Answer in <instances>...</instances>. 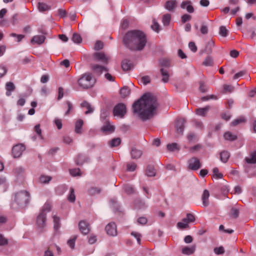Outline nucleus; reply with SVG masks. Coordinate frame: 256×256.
<instances>
[{
  "instance_id": "nucleus-35",
  "label": "nucleus",
  "mask_w": 256,
  "mask_h": 256,
  "mask_svg": "<svg viewBox=\"0 0 256 256\" xmlns=\"http://www.w3.org/2000/svg\"><path fill=\"white\" fill-rule=\"evenodd\" d=\"M121 140L119 138H114L109 142V144L112 148L118 146L120 144Z\"/></svg>"
},
{
  "instance_id": "nucleus-6",
  "label": "nucleus",
  "mask_w": 256,
  "mask_h": 256,
  "mask_svg": "<svg viewBox=\"0 0 256 256\" xmlns=\"http://www.w3.org/2000/svg\"><path fill=\"white\" fill-rule=\"evenodd\" d=\"M92 58L95 62H100L103 64H108L110 60V57L102 52H94Z\"/></svg>"
},
{
  "instance_id": "nucleus-25",
  "label": "nucleus",
  "mask_w": 256,
  "mask_h": 256,
  "mask_svg": "<svg viewBox=\"0 0 256 256\" xmlns=\"http://www.w3.org/2000/svg\"><path fill=\"white\" fill-rule=\"evenodd\" d=\"M176 0H170L166 3V8L168 11H172L176 6Z\"/></svg>"
},
{
  "instance_id": "nucleus-12",
  "label": "nucleus",
  "mask_w": 256,
  "mask_h": 256,
  "mask_svg": "<svg viewBox=\"0 0 256 256\" xmlns=\"http://www.w3.org/2000/svg\"><path fill=\"white\" fill-rule=\"evenodd\" d=\"M80 232L84 234H87L90 230L89 224L85 220H81L78 224Z\"/></svg>"
},
{
  "instance_id": "nucleus-26",
  "label": "nucleus",
  "mask_w": 256,
  "mask_h": 256,
  "mask_svg": "<svg viewBox=\"0 0 256 256\" xmlns=\"http://www.w3.org/2000/svg\"><path fill=\"white\" fill-rule=\"evenodd\" d=\"M82 107H84L87 108V110L85 112V114H92L94 112V109L92 107L91 105L86 101H84L81 104Z\"/></svg>"
},
{
  "instance_id": "nucleus-30",
  "label": "nucleus",
  "mask_w": 256,
  "mask_h": 256,
  "mask_svg": "<svg viewBox=\"0 0 256 256\" xmlns=\"http://www.w3.org/2000/svg\"><path fill=\"white\" fill-rule=\"evenodd\" d=\"M224 138L226 140L233 141L237 138V136L233 134L231 132H226L224 134Z\"/></svg>"
},
{
  "instance_id": "nucleus-55",
  "label": "nucleus",
  "mask_w": 256,
  "mask_h": 256,
  "mask_svg": "<svg viewBox=\"0 0 256 256\" xmlns=\"http://www.w3.org/2000/svg\"><path fill=\"white\" fill-rule=\"evenodd\" d=\"M176 226L180 229L186 228L189 227V225L186 223H184L182 221L179 222L176 224Z\"/></svg>"
},
{
  "instance_id": "nucleus-31",
  "label": "nucleus",
  "mask_w": 256,
  "mask_h": 256,
  "mask_svg": "<svg viewBox=\"0 0 256 256\" xmlns=\"http://www.w3.org/2000/svg\"><path fill=\"white\" fill-rule=\"evenodd\" d=\"M38 9L40 12H44L50 9V6H48L44 2H39L38 3Z\"/></svg>"
},
{
  "instance_id": "nucleus-29",
  "label": "nucleus",
  "mask_w": 256,
  "mask_h": 256,
  "mask_svg": "<svg viewBox=\"0 0 256 256\" xmlns=\"http://www.w3.org/2000/svg\"><path fill=\"white\" fill-rule=\"evenodd\" d=\"M210 108V106H206L203 108H199L196 110V113L198 116H204Z\"/></svg>"
},
{
  "instance_id": "nucleus-61",
  "label": "nucleus",
  "mask_w": 256,
  "mask_h": 256,
  "mask_svg": "<svg viewBox=\"0 0 256 256\" xmlns=\"http://www.w3.org/2000/svg\"><path fill=\"white\" fill-rule=\"evenodd\" d=\"M131 234L134 236L137 240V242L138 244H140V238H141V234L137 232H133L131 233Z\"/></svg>"
},
{
  "instance_id": "nucleus-58",
  "label": "nucleus",
  "mask_w": 256,
  "mask_h": 256,
  "mask_svg": "<svg viewBox=\"0 0 256 256\" xmlns=\"http://www.w3.org/2000/svg\"><path fill=\"white\" fill-rule=\"evenodd\" d=\"M200 32L203 34H207L208 32V28L206 25L202 24L200 28Z\"/></svg>"
},
{
  "instance_id": "nucleus-64",
  "label": "nucleus",
  "mask_w": 256,
  "mask_h": 256,
  "mask_svg": "<svg viewBox=\"0 0 256 256\" xmlns=\"http://www.w3.org/2000/svg\"><path fill=\"white\" fill-rule=\"evenodd\" d=\"M246 73V70H241V71L239 72H238L234 74V79L236 80L240 77H242L243 76H244Z\"/></svg>"
},
{
  "instance_id": "nucleus-7",
  "label": "nucleus",
  "mask_w": 256,
  "mask_h": 256,
  "mask_svg": "<svg viewBox=\"0 0 256 256\" xmlns=\"http://www.w3.org/2000/svg\"><path fill=\"white\" fill-rule=\"evenodd\" d=\"M126 112V106L124 104L120 103L116 105L113 110L114 116L122 118Z\"/></svg>"
},
{
  "instance_id": "nucleus-56",
  "label": "nucleus",
  "mask_w": 256,
  "mask_h": 256,
  "mask_svg": "<svg viewBox=\"0 0 256 256\" xmlns=\"http://www.w3.org/2000/svg\"><path fill=\"white\" fill-rule=\"evenodd\" d=\"M77 238L76 236H74L72 238L69 240L67 244L71 248H74L75 246L76 240Z\"/></svg>"
},
{
  "instance_id": "nucleus-22",
  "label": "nucleus",
  "mask_w": 256,
  "mask_h": 256,
  "mask_svg": "<svg viewBox=\"0 0 256 256\" xmlns=\"http://www.w3.org/2000/svg\"><path fill=\"white\" fill-rule=\"evenodd\" d=\"M214 46V42L212 40H208L205 46L204 52L208 54H210L212 52V48Z\"/></svg>"
},
{
  "instance_id": "nucleus-45",
  "label": "nucleus",
  "mask_w": 256,
  "mask_h": 256,
  "mask_svg": "<svg viewBox=\"0 0 256 256\" xmlns=\"http://www.w3.org/2000/svg\"><path fill=\"white\" fill-rule=\"evenodd\" d=\"M136 164L134 162L128 164L126 165V170L129 172H134L136 168Z\"/></svg>"
},
{
  "instance_id": "nucleus-1",
  "label": "nucleus",
  "mask_w": 256,
  "mask_h": 256,
  "mask_svg": "<svg viewBox=\"0 0 256 256\" xmlns=\"http://www.w3.org/2000/svg\"><path fill=\"white\" fill-rule=\"evenodd\" d=\"M158 106L156 98L150 94H146L133 104L132 110L139 118L146 121L156 114Z\"/></svg>"
},
{
  "instance_id": "nucleus-43",
  "label": "nucleus",
  "mask_w": 256,
  "mask_h": 256,
  "mask_svg": "<svg viewBox=\"0 0 256 256\" xmlns=\"http://www.w3.org/2000/svg\"><path fill=\"white\" fill-rule=\"evenodd\" d=\"M219 34L223 37H226L228 34V30L225 26H221L220 28Z\"/></svg>"
},
{
  "instance_id": "nucleus-10",
  "label": "nucleus",
  "mask_w": 256,
  "mask_h": 256,
  "mask_svg": "<svg viewBox=\"0 0 256 256\" xmlns=\"http://www.w3.org/2000/svg\"><path fill=\"white\" fill-rule=\"evenodd\" d=\"M105 230L107 234L110 236H115L117 235V228L114 222H110L106 226Z\"/></svg>"
},
{
  "instance_id": "nucleus-40",
  "label": "nucleus",
  "mask_w": 256,
  "mask_h": 256,
  "mask_svg": "<svg viewBox=\"0 0 256 256\" xmlns=\"http://www.w3.org/2000/svg\"><path fill=\"white\" fill-rule=\"evenodd\" d=\"M124 192L128 194H131L134 192V188L132 185L128 184H125L124 186Z\"/></svg>"
},
{
  "instance_id": "nucleus-42",
  "label": "nucleus",
  "mask_w": 256,
  "mask_h": 256,
  "mask_svg": "<svg viewBox=\"0 0 256 256\" xmlns=\"http://www.w3.org/2000/svg\"><path fill=\"white\" fill-rule=\"evenodd\" d=\"M68 200L70 202H73L76 200V196L74 194V190L73 188H70V194L68 197Z\"/></svg>"
},
{
  "instance_id": "nucleus-23",
  "label": "nucleus",
  "mask_w": 256,
  "mask_h": 256,
  "mask_svg": "<svg viewBox=\"0 0 256 256\" xmlns=\"http://www.w3.org/2000/svg\"><path fill=\"white\" fill-rule=\"evenodd\" d=\"M160 72L162 76V81L164 83H166L168 82L170 78V74L168 71L164 68L160 69Z\"/></svg>"
},
{
  "instance_id": "nucleus-41",
  "label": "nucleus",
  "mask_w": 256,
  "mask_h": 256,
  "mask_svg": "<svg viewBox=\"0 0 256 256\" xmlns=\"http://www.w3.org/2000/svg\"><path fill=\"white\" fill-rule=\"evenodd\" d=\"M153 24L151 26L152 30L156 32H158L160 30V26L155 19L152 20Z\"/></svg>"
},
{
  "instance_id": "nucleus-48",
  "label": "nucleus",
  "mask_w": 256,
  "mask_h": 256,
  "mask_svg": "<svg viewBox=\"0 0 256 256\" xmlns=\"http://www.w3.org/2000/svg\"><path fill=\"white\" fill-rule=\"evenodd\" d=\"M166 147L168 150L170 152H173L175 150H178V144L176 143L168 144Z\"/></svg>"
},
{
  "instance_id": "nucleus-17",
  "label": "nucleus",
  "mask_w": 256,
  "mask_h": 256,
  "mask_svg": "<svg viewBox=\"0 0 256 256\" xmlns=\"http://www.w3.org/2000/svg\"><path fill=\"white\" fill-rule=\"evenodd\" d=\"M196 246L192 245L191 246H185L182 250V252L184 254L191 255L194 253L196 250Z\"/></svg>"
},
{
  "instance_id": "nucleus-2",
  "label": "nucleus",
  "mask_w": 256,
  "mask_h": 256,
  "mask_svg": "<svg viewBox=\"0 0 256 256\" xmlns=\"http://www.w3.org/2000/svg\"><path fill=\"white\" fill-rule=\"evenodd\" d=\"M147 42L145 34L140 30L128 32L123 38V43L129 50L141 51L144 50Z\"/></svg>"
},
{
  "instance_id": "nucleus-28",
  "label": "nucleus",
  "mask_w": 256,
  "mask_h": 256,
  "mask_svg": "<svg viewBox=\"0 0 256 256\" xmlns=\"http://www.w3.org/2000/svg\"><path fill=\"white\" fill-rule=\"evenodd\" d=\"M54 228L55 230H58L60 226V218L57 216L56 215L52 216Z\"/></svg>"
},
{
  "instance_id": "nucleus-32",
  "label": "nucleus",
  "mask_w": 256,
  "mask_h": 256,
  "mask_svg": "<svg viewBox=\"0 0 256 256\" xmlns=\"http://www.w3.org/2000/svg\"><path fill=\"white\" fill-rule=\"evenodd\" d=\"M230 154L227 151H223L220 154V158L222 162H226L230 158Z\"/></svg>"
},
{
  "instance_id": "nucleus-11",
  "label": "nucleus",
  "mask_w": 256,
  "mask_h": 256,
  "mask_svg": "<svg viewBox=\"0 0 256 256\" xmlns=\"http://www.w3.org/2000/svg\"><path fill=\"white\" fill-rule=\"evenodd\" d=\"M91 68L94 73L98 75L101 74L103 72H108V69L107 67L98 64H91Z\"/></svg>"
},
{
  "instance_id": "nucleus-18",
  "label": "nucleus",
  "mask_w": 256,
  "mask_h": 256,
  "mask_svg": "<svg viewBox=\"0 0 256 256\" xmlns=\"http://www.w3.org/2000/svg\"><path fill=\"white\" fill-rule=\"evenodd\" d=\"M142 154V152L141 150H138L136 148H132L130 151L131 158L132 159L139 158Z\"/></svg>"
},
{
  "instance_id": "nucleus-27",
  "label": "nucleus",
  "mask_w": 256,
  "mask_h": 256,
  "mask_svg": "<svg viewBox=\"0 0 256 256\" xmlns=\"http://www.w3.org/2000/svg\"><path fill=\"white\" fill-rule=\"evenodd\" d=\"M84 122L82 120H78L76 122L74 131L76 134H82V128L83 126Z\"/></svg>"
},
{
  "instance_id": "nucleus-5",
  "label": "nucleus",
  "mask_w": 256,
  "mask_h": 256,
  "mask_svg": "<svg viewBox=\"0 0 256 256\" xmlns=\"http://www.w3.org/2000/svg\"><path fill=\"white\" fill-rule=\"evenodd\" d=\"M50 205L48 203L45 204L37 217L36 224L38 227L42 228L44 226L45 222L46 220V214L50 212Z\"/></svg>"
},
{
  "instance_id": "nucleus-38",
  "label": "nucleus",
  "mask_w": 256,
  "mask_h": 256,
  "mask_svg": "<svg viewBox=\"0 0 256 256\" xmlns=\"http://www.w3.org/2000/svg\"><path fill=\"white\" fill-rule=\"evenodd\" d=\"M72 40L76 44H80L82 41V38L80 36L76 33L73 34Z\"/></svg>"
},
{
  "instance_id": "nucleus-21",
  "label": "nucleus",
  "mask_w": 256,
  "mask_h": 256,
  "mask_svg": "<svg viewBox=\"0 0 256 256\" xmlns=\"http://www.w3.org/2000/svg\"><path fill=\"white\" fill-rule=\"evenodd\" d=\"M102 190L100 187L92 186L88 190V194L91 196H94L100 194Z\"/></svg>"
},
{
  "instance_id": "nucleus-34",
  "label": "nucleus",
  "mask_w": 256,
  "mask_h": 256,
  "mask_svg": "<svg viewBox=\"0 0 256 256\" xmlns=\"http://www.w3.org/2000/svg\"><path fill=\"white\" fill-rule=\"evenodd\" d=\"M245 160L248 164H256V150L251 154L250 158H246Z\"/></svg>"
},
{
  "instance_id": "nucleus-50",
  "label": "nucleus",
  "mask_w": 256,
  "mask_h": 256,
  "mask_svg": "<svg viewBox=\"0 0 256 256\" xmlns=\"http://www.w3.org/2000/svg\"><path fill=\"white\" fill-rule=\"evenodd\" d=\"M230 216L234 218H237L239 215V210L238 209L236 208H232L230 214Z\"/></svg>"
},
{
  "instance_id": "nucleus-16",
  "label": "nucleus",
  "mask_w": 256,
  "mask_h": 256,
  "mask_svg": "<svg viewBox=\"0 0 256 256\" xmlns=\"http://www.w3.org/2000/svg\"><path fill=\"white\" fill-rule=\"evenodd\" d=\"M209 196L210 192L208 190H204L202 196V204L204 207L208 206L209 205Z\"/></svg>"
},
{
  "instance_id": "nucleus-57",
  "label": "nucleus",
  "mask_w": 256,
  "mask_h": 256,
  "mask_svg": "<svg viewBox=\"0 0 256 256\" xmlns=\"http://www.w3.org/2000/svg\"><path fill=\"white\" fill-rule=\"evenodd\" d=\"M10 36L16 37V41L17 42H20L24 37V36L23 34H17L15 33H12L10 34Z\"/></svg>"
},
{
  "instance_id": "nucleus-52",
  "label": "nucleus",
  "mask_w": 256,
  "mask_h": 256,
  "mask_svg": "<svg viewBox=\"0 0 256 256\" xmlns=\"http://www.w3.org/2000/svg\"><path fill=\"white\" fill-rule=\"evenodd\" d=\"M109 114L106 110H104L100 114V120L104 122L106 121V120H108L107 119V117L108 116Z\"/></svg>"
},
{
  "instance_id": "nucleus-37",
  "label": "nucleus",
  "mask_w": 256,
  "mask_h": 256,
  "mask_svg": "<svg viewBox=\"0 0 256 256\" xmlns=\"http://www.w3.org/2000/svg\"><path fill=\"white\" fill-rule=\"evenodd\" d=\"M202 64L206 66H212L213 64V60L211 56H207L202 62Z\"/></svg>"
},
{
  "instance_id": "nucleus-8",
  "label": "nucleus",
  "mask_w": 256,
  "mask_h": 256,
  "mask_svg": "<svg viewBox=\"0 0 256 256\" xmlns=\"http://www.w3.org/2000/svg\"><path fill=\"white\" fill-rule=\"evenodd\" d=\"M25 146L22 144H16L12 148V154L14 158H20L25 150Z\"/></svg>"
},
{
  "instance_id": "nucleus-15",
  "label": "nucleus",
  "mask_w": 256,
  "mask_h": 256,
  "mask_svg": "<svg viewBox=\"0 0 256 256\" xmlns=\"http://www.w3.org/2000/svg\"><path fill=\"white\" fill-rule=\"evenodd\" d=\"M46 37L44 36L36 35L32 37L30 40L32 44H42L45 40Z\"/></svg>"
},
{
  "instance_id": "nucleus-49",
  "label": "nucleus",
  "mask_w": 256,
  "mask_h": 256,
  "mask_svg": "<svg viewBox=\"0 0 256 256\" xmlns=\"http://www.w3.org/2000/svg\"><path fill=\"white\" fill-rule=\"evenodd\" d=\"M246 120L244 117H240L233 120L231 124L233 126H236L240 123L244 122Z\"/></svg>"
},
{
  "instance_id": "nucleus-36",
  "label": "nucleus",
  "mask_w": 256,
  "mask_h": 256,
  "mask_svg": "<svg viewBox=\"0 0 256 256\" xmlns=\"http://www.w3.org/2000/svg\"><path fill=\"white\" fill-rule=\"evenodd\" d=\"M130 90L128 87L124 86L121 88L120 90V94L122 98H126L130 95Z\"/></svg>"
},
{
  "instance_id": "nucleus-53",
  "label": "nucleus",
  "mask_w": 256,
  "mask_h": 256,
  "mask_svg": "<svg viewBox=\"0 0 256 256\" xmlns=\"http://www.w3.org/2000/svg\"><path fill=\"white\" fill-rule=\"evenodd\" d=\"M214 252L216 254H222L224 252V250L223 246H220L219 247L215 248L214 249Z\"/></svg>"
},
{
  "instance_id": "nucleus-19",
  "label": "nucleus",
  "mask_w": 256,
  "mask_h": 256,
  "mask_svg": "<svg viewBox=\"0 0 256 256\" xmlns=\"http://www.w3.org/2000/svg\"><path fill=\"white\" fill-rule=\"evenodd\" d=\"M146 175L148 177L154 176L156 175V170L154 166L149 164L146 166Z\"/></svg>"
},
{
  "instance_id": "nucleus-14",
  "label": "nucleus",
  "mask_w": 256,
  "mask_h": 256,
  "mask_svg": "<svg viewBox=\"0 0 256 256\" xmlns=\"http://www.w3.org/2000/svg\"><path fill=\"white\" fill-rule=\"evenodd\" d=\"M185 120L184 118H180L176 120V131L179 134H182L184 129Z\"/></svg>"
},
{
  "instance_id": "nucleus-46",
  "label": "nucleus",
  "mask_w": 256,
  "mask_h": 256,
  "mask_svg": "<svg viewBox=\"0 0 256 256\" xmlns=\"http://www.w3.org/2000/svg\"><path fill=\"white\" fill-rule=\"evenodd\" d=\"M213 176L216 179L222 178V174L219 172L218 168H214L213 169Z\"/></svg>"
},
{
  "instance_id": "nucleus-54",
  "label": "nucleus",
  "mask_w": 256,
  "mask_h": 256,
  "mask_svg": "<svg viewBox=\"0 0 256 256\" xmlns=\"http://www.w3.org/2000/svg\"><path fill=\"white\" fill-rule=\"evenodd\" d=\"M104 48V43L102 41L98 40L96 42L94 46V50H102Z\"/></svg>"
},
{
  "instance_id": "nucleus-59",
  "label": "nucleus",
  "mask_w": 256,
  "mask_h": 256,
  "mask_svg": "<svg viewBox=\"0 0 256 256\" xmlns=\"http://www.w3.org/2000/svg\"><path fill=\"white\" fill-rule=\"evenodd\" d=\"M188 48L194 52H196L197 51V46L195 43L193 42H190L188 44Z\"/></svg>"
},
{
  "instance_id": "nucleus-51",
  "label": "nucleus",
  "mask_w": 256,
  "mask_h": 256,
  "mask_svg": "<svg viewBox=\"0 0 256 256\" xmlns=\"http://www.w3.org/2000/svg\"><path fill=\"white\" fill-rule=\"evenodd\" d=\"M160 64L162 66L169 67L170 66V62L167 59H161L160 60Z\"/></svg>"
},
{
  "instance_id": "nucleus-44",
  "label": "nucleus",
  "mask_w": 256,
  "mask_h": 256,
  "mask_svg": "<svg viewBox=\"0 0 256 256\" xmlns=\"http://www.w3.org/2000/svg\"><path fill=\"white\" fill-rule=\"evenodd\" d=\"M52 180V177L47 176H42L40 178V181L42 184H48Z\"/></svg>"
},
{
  "instance_id": "nucleus-62",
  "label": "nucleus",
  "mask_w": 256,
  "mask_h": 256,
  "mask_svg": "<svg viewBox=\"0 0 256 256\" xmlns=\"http://www.w3.org/2000/svg\"><path fill=\"white\" fill-rule=\"evenodd\" d=\"M8 240L5 238L2 234H0V246H5L8 244Z\"/></svg>"
},
{
  "instance_id": "nucleus-3",
  "label": "nucleus",
  "mask_w": 256,
  "mask_h": 256,
  "mask_svg": "<svg viewBox=\"0 0 256 256\" xmlns=\"http://www.w3.org/2000/svg\"><path fill=\"white\" fill-rule=\"evenodd\" d=\"M30 194L26 190L18 192L14 196V201L12 204V207L14 209L18 208H24L29 203Z\"/></svg>"
},
{
  "instance_id": "nucleus-24",
  "label": "nucleus",
  "mask_w": 256,
  "mask_h": 256,
  "mask_svg": "<svg viewBox=\"0 0 256 256\" xmlns=\"http://www.w3.org/2000/svg\"><path fill=\"white\" fill-rule=\"evenodd\" d=\"M133 65L130 60H125L122 62V68L124 70L128 71L131 70Z\"/></svg>"
},
{
  "instance_id": "nucleus-60",
  "label": "nucleus",
  "mask_w": 256,
  "mask_h": 256,
  "mask_svg": "<svg viewBox=\"0 0 256 256\" xmlns=\"http://www.w3.org/2000/svg\"><path fill=\"white\" fill-rule=\"evenodd\" d=\"M192 18L191 16L188 14H184L182 16L181 20L182 23H185L187 21L190 20Z\"/></svg>"
},
{
  "instance_id": "nucleus-13",
  "label": "nucleus",
  "mask_w": 256,
  "mask_h": 256,
  "mask_svg": "<svg viewBox=\"0 0 256 256\" xmlns=\"http://www.w3.org/2000/svg\"><path fill=\"white\" fill-rule=\"evenodd\" d=\"M114 130V127L112 125L108 120H106L104 122V125L101 128V130L105 133L112 132Z\"/></svg>"
},
{
  "instance_id": "nucleus-47",
  "label": "nucleus",
  "mask_w": 256,
  "mask_h": 256,
  "mask_svg": "<svg viewBox=\"0 0 256 256\" xmlns=\"http://www.w3.org/2000/svg\"><path fill=\"white\" fill-rule=\"evenodd\" d=\"M70 173L72 176H74L81 175L80 172V170L78 168H72V169L70 170Z\"/></svg>"
},
{
  "instance_id": "nucleus-4",
  "label": "nucleus",
  "mask_w": 256,
  "mask_h": 256,
  "mask_svg": "<svg viewBox=\"0 0 256 256\" xmlns=\"http://www.w3.org/2000/svg\"><path fill=\"white\" fill-rule=\"evenodd\" d=\"M78 85L83 88H92L96 83V79L90 72H86L78 80Z\"/></svg>"
},
{
  "instance_id": "nucleus-20",
  "label": "nucleus",
  "mask_w": 256,
  "mask_h": 256,
  "mask_svg": "<svg viewBox=\"0 0 256 256\" xmlns=\"http://www.w3.org/2000/svg\"><path fill=\"white\" fill-rule=\"evenodd\" d=\"M6 94L9 96L11 95L12 92L15 90L16 86L13 82H8L6 84Z\"/></svg>"
},
{
  "instance_id": "nucleus-63",
  "label": "nucleus",
  "mask_w": 256,
  "mask_h": 256,
  "mask_svg": "<svg viewBox=\"0 0 256 256\" xmlns=\"http://www.w3.org/2000/svg\"><path fill=\"white\" fill-rule=\"evenodd\" d=\"M186 217L190 222H194L196 220L195 216L190 213H188L186 214Z\"/></svg>"
},
{
  "instance_id": "nucleus-9",
  "label": "nucleus",
  "mask_w": 256,
  "mask_h": 256,
  "mask_svg": "<svg viewBox=\"0 0 256 256\" xmlns=\"http://www.w3.org/2000/svg\"><path fill=\"white\" fill-rule=\"evenodd\" d=\"M188 168L193 170H196L201 167L200 160L196 157H193L188 161Z\"/></svg>"
},
{
  "instance_id": "nucleus-39",
  "label": "nucleus",
  "mask_w": 256,
  "mask_h": 256,
  "mask_svg": "<svg viewBox=\"0 0 256 256\" xmlns=\"http://www.w3.org/2000/svg\"><path fill=\"white\" fill-rule=\"evenodd\" d=\"M171 16L170 14H165L163 16L162 23L164 26H168L170 22Z\"/></svg>"
},
{
  "instance_id": "nucleus-33",
  "label": "nucleus",
  "mask_w": 256,
  "mask_h": 256,
  "mask_svg": "<svg viewBox=\"0 0 256 256\" xmlns=\"http://www.w3.org/2000/svg\"><path fill=\"white\" fill-rule=\"evenodd\" d=\"M86 160V158L83 154H78L76 160V163L77 165L82 164Z\"/></svg>"
}]
</instances>
